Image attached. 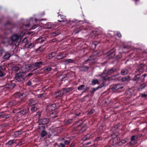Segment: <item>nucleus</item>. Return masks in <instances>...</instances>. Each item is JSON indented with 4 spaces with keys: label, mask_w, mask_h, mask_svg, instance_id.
<instances>
[{
    "label": "nucleus",
    "mask_w": 147,
    "mask_h": 147,
    "mask_svg": "<svg viewBox=\"0 0 147 147\" xmlns=\"http://www.w3.org/2000/svg\"><path fill=\"white\" fill-rule=\"evenodd\" d=\"M11 40L8 41V43L10 45H13L15 44L16 46L18 45L20 42L21 36L17 34H14L11 37Z\"/></svg>",
    "instance_id": "obj_1"
},
{
    "label": "nucleus",
    "mask_w": 147,
    "mask_h": 147,
    "mask_svg": "<svg viewBox=\"0 0 147 147\" xmlns=\"http://www.w3.org/2000/svg\"><path fill=\"white\" fill-rule=\"evenodd\" d=\"M117 71V69L115 67H113L112 69L109 70L107 71V75L106 74V72L104 71L101 74L100 76H101V79L102 80H104L108 79L109 77L108 76V75H110L112 74H113Z\"/></svg>",
    "instance_id": "obj_2"
},
{
    "label": "nucleus",
    "mask_w": 147,
    "mask_h": 147,
    "mask_svg": "<svg viewBox=\"0 0 147 147\" xmlns=\"http://www.w3.org/2000/svg\"><path fill=\"white\" fill-rule=\"evenodd\" d=\"M26 77V74L24 73H19L16 74L15 79L18 82H21L24 80Z\"/></svg>",
    "instance_id": "obj_3"
},
{
    "label": "nucleus",
    "mask_w": 147,
    "mask_h": 147,
    "mask_svg": "<svg viewBox=\"0 0 147 147\" xmlns=\"http://www.w3.org/2000/svg\"><path fill=\"white\" fill-rule=\"evenodd\" d=\"M43 63L42 61H39V62H37L35 63H34V64L30 66H29L28 65H26V67L27 66L28 67H32L33 68H35L36 67H41Z\"/></svg>",
    "instance_id": "obj_4"
},
{
    "label": "nucleus",
    "mask_w": 147,
    "mask_h": 147,
    "mask_svg": "<svg viewBox=\"0 0 147 147\" xmlns=\"http://www.w3.org/2000/svg\"><path fill=\"white\" fill-rule=\"evenodd\" d=\"M123 87L120 84H117L115 85L113 87L111 88L113 91L117 90L119 89H122Z\"/></svg>",
    "instance_id": "obj_5"
},
{
    "label": "nucleus",
    "mask_w": 147,
    "mask_h": 147,
    "mask_svg": "<svg viewBox=\"0 0 147 147\" xmlns=\"http://www.w3.org/2000/svg\"><path fill=\"white\" fill-rule=\"evenodd\" d=\"M15 84L14 83L7 84L3 86V88H7L9 89H11L14 87Z\"/></svg>",
    "instance_id": "obj_6"
},
{
    "label": "nucleus",
    "mask_w": 147,
    "mask_h": 147,
    "mask_svg": "<svg viewBox=\"0 0 147 147\" xmlns=\"http://www.w3.org/2000/svg\"><path fill=\"white\" fill-rule=\"evenodd\" d=\"M137 137L135 136H132L131 138V144L134 145L136 144L137 141Z\"/></svg>",
    "instance_id": "obj_7"
},
{
    "label": "nucleus",
    "mask_w": 147,
    "mask_h": 147,
    "mask_svg": "<svg viewBox=\"0 0 147 147\" xmlns=\"http://www.w3.org/2000/svg\"><path fill=\"white\" fill-rule=\"evenodd\" d=\"M65 94L64 90L63 89L57 92L55 94V96L57 97H61Z\"/></svg>",
    "instance_id": "obj_8"
},
{
    "label": "nucleus",
    "mask_w": 147,
    "mask_h": 147,
    "mask_svg": "<svg viewBox=\"0 0 147 147\" xmlns=\"http://www.w3.org/2000/svg\"><path fill=\"white\" fill-rule=\"evenodd\" d=\"M37 101L36 100L30 99L29 100V105L30 106H32L33 105H34L37 103Z\"/></svg>",
    "instance_id": "obj_9"
},
{
    "label": "nucleus",
    "mask_w": 147,
    "mask_h": 147,
    "mask_svg": "<svg viewBox=\"0 0 147 147\" xmlns=\"http://www.w3.org/2000/svg\"><path fill=\"white\" fill-rule=\"evenodd\" d=\"M40 122L42 124H45L47 123L49 121V120L47 118H43L40 120Z\"/></svg>",
    "instance_id": "obj_10"
},
{
    "label": "nucleus",
    "mask_w": 147,
    "mask_h": 147,
    "mask_svg": "<svg viewBox=\"0 0 147 147\" xmlns=\"http://www.w3.org/2000/svg\"><path fill=\"white\" fill-rule=\"evenodd\" d=\"M29 111V109L27 108L25 109H23L21 111H19L17 113V114L20 113L21 115H24L26 113L28 112Z\"/></svg>",
    "instance_id": "obj_11"
},
{
    "label": "nucleus",
    "mask_w": 147,
    "mask_h": 147,
    "mask_svg": "<svg viewBox=\"0 0 147 147\" xmlns=\"http://www.w3.org/2000/svg\"><path fill=\"white\" fill-rule=\"evenodd\" d=\"M93 137L91 134H86L82 138V140L83 141H86L89 139L90 138Z\"/></svg>",
    "instance_id": "obj_12"
},
{
    "label": "nucleus",
    "mask_w": 147,
    "mask_h": 147,
    "mask_svg": "<svg viewBox=\"0 0 147 147\" xmlns=\"http://www.w3.org/2000/svg\"><path fill=\"white\" fill-rule=\"evenodd\" d=\"M17 94L18 96H19L20 97L25 98L28 95V93L27 92L24 93L22 94H21L20 93H18Z\"/></svg>",
    "instance_id": "obj_13"
},
{
    "label": "nucleus",
    "mask_w": 147,
    "mask_h": 147,
    "mask_svg": "<svg viewBox=\"0 0 147 147\" xmlns=\"http://www.w3.org/2000/svg\"><path fill=\"white\" fill-rule=\"evenodd\" d=\"M66 57V55L65 54L62 53L57 55V56L56 59L57 60H60Z\"/></svg>",
    "instance_id": "obj_14"
},
{
    "label": "nucleus",
    "mask_w": 147,
    "mask_h": 147,
    "mask_svg": "<svg viewBox=\"0 0 147 147\" xmlns=\"http://www.w3.org/2000/svg\"><path fill=\"white\" fill-rule=\"evenodd\" d=\"M57 107L55 104H53L49 107V110L52 111L55 110L57 109Z\"/></svg>",
    "instance_id": "obj_15"
},
{
    "label": "nucleus",
    "mask_w": 147,
    "mask_h": 147,
    "mask_svg": "<svg viewBox=\"0 0 147 147\" xmlns=\"http://www.w3.org/2000/svg\"><path fill=\"white\" fill-rule=\"evenodd\" d=\"M140 74H138L134 76L133 79V80L134 81H140Z\"/></svg>",
    "instance_id": "obj_16"
},
{
    "label": "nucleus",
    "mask_w": 147,
    "mask_h": 147,
    "mask_svg": "<svg viewBox=\"0 0 147 147\" xmlns=\"http://www.w3.org/2000/svg\"><path fill=\"white\" fill-rule=\"evenodd\" d=\"M88 60L92 61V62L93 63L96 61H97V59L94 56L92 55L90 56V58Z\"/></svg>",
    "instance_id": "obj_17"
},
{
    "label": "nucleus",
    "mask_w": 147,
    "mask_h": 147,
    "mask_svg": "<svg viewBox=\"0 0 147 147\" xmlns=\"http://www.w3.org/2000/svg\"><path fill=\"white\" fill-rule=\"evenodd\" d=\"M144 66V65L143 64H141L138 66V69L136 72L137 73L138 72V71L139 72H142L143 71L142 67Z\"/></svg>",
    "instance_id": "obj_18"
},
{
    "label": "nucleus",
    "mask_w": 147,
    "mask_h": 147,
    "mask_svg": "<svg viewBox=\"0 0 147 147\" xmlns=\"http://www.w3.org/2000/svg\"><path fill=\"white\" fill-rule=\"evenodd\" d=\"M107 55L109 57V58H112L114 57L115 55V53H114L111 51L108 52L107 53Z\"/></svg>",
    "instance_id": "obj_19"
},
{
    "label": "nucleus",
    "mask_w": 147,
    "mask_h": 147,
    "mask_svg": "<svg viewBox=\"0 0 147 147\" xmlns=\"http://www.w3.org/2000/svg\"><path fill=\"white\" fill-rule=\"evenodd\" d=\"M5 74L2 67L0 66V77H2L5 75Z\"/></svg>",
    "instance_id": "obj_20"
},
{
    "label": "nucleus",
    "mask_w": 147,
    "mask_h": 147,
    "mask_svg": "<svg viewBox=\"0 0 147 147\" xmlns=\"http://www.w3.org/2000/svg\"><path fill=\"white\" fill-rule=\"evenodd\" d=\"M128 72L129 71L127 69H123L121 70V73L122 75H125L127 74Z\"/></svg>",
    "instance_id": "obj_21"
},
{
    "label": "nucleus",
    "mask_w": 147,
    "mask_h": 147,
    "mask_svg": "<svg viewBox=\"0 0 147 147\" xmlns=\"http://www.w3.org/2000/svg\"><path fill=\"white\" fill-rule=\"evenodd\" d=\"M11 56L9 53H6L3 56V58L5 59H8Z\"/></svg>",
    "instance_id": "obj_22"
},
{
    "label": "nucleus",
    "mask_w": 147,
    "mask_h": 147,
    "mask_svg": "<svg viewBox=\"0 0 147 147\" xmlns=\"http://www.w3.org/2000/svg\"><path fill=\"white\" fill-rule=\"evenodd\" d=\"M121 81L122 82L129 81L130 80V77L129 76H125L121 78Z\"/></svg>",
    "instance_id": "obj_23"
},
{
    "label": "nucleus",
    "mask_w": 147,
    "mask_h": 147,
    "mask_svg": "<svg viewBox=\"0 0 147 147\" xmlns=\"http://www.w3.org/2000/svg\"><path fill=\"white\" fill-rule=\"evenodd\" d=\"M54 130L56 131V133L55 132L54 134V135H56L57 134V133H59L62 131V130L59 127H56L54 129Z\"/></svg>",
    "instance_id": "obj_24"
},
{
    "label": "nucleus",
    "mask_w": 147,
    "mask_h": 147,
    "mask_svg": "<svg viewBox=\"0 0 147 147\" xmlns=\"http://www.w3.org/2000/svg\"><path fill=\"white\" fill-rule=\"evenodd\" d=\"M57 54L56 51L52 52L51 53L49 54V57H53L55 56Z\"/></svg>",
    "instance_id": "obj_25"
},
{
    "label": "nucleus",
    "mask_w": 147,
    "mask_h": 147,
    "mask_svg": "<svg viewBox=\"0 0 147 147\" xmlns=\"http://www.w3.org/2000/svg\"><path fill=\"white\" fill-rule=\"evenodd\" d=\"M63 89L64 90V94H65L70 91L71 89V88H63Z\"/></svg>",
    "instance_id": "obj_26"
},
{
    "label": "nucleus",
    "mask_w": 147,
    "mask_h": 147,
    "mask_svg": "<svg viewBox=\"0 0 147 147\" xmlns=\"http://www.w3.org/2000/svg\"><path fill=\"white\" fill-rule=\"evenodd\" d=\"M98 81L97 79H93L92 80L91 82L92 85H94L98 83Z\"/></svg>",
    "instance_id": "obj_27"
},
{
    "label": "nucleus",
    "mask_w": 147,
    "mask_h": 147,
    "mask_svg": "<svg viewBox=\"0 0 147 147\" xmlns=\"http://www.w3.org/2000/svg\"><path fill=\"white\" fill-rule=\"evenodd\" d=\"M74 61V60L71 59H68L66 60L65 62L67 64H68L69 63H72Z\"/></svg>",
    "instance_id": "obj_28"
},
{
    "label": "nucleus",
    "mask_w": 147,
    "mask_h": 147,
    "mask_svg": "<svg viewBox=\"0 0 147 147\" xmlns=\"http://www.w3.org/2000/svg\"><path fill=\"white\" fill-rule=\"evenodd\" d=\"M3 113H4V112H2V113H1V114L0 115V116H2V117L3 118H4L5 119H7L10 116V115H9V114L7 115H5L3 116V115H2V114Z\"/></svg>",
    "instance_id": "obj_29"
},
{
    "label": "nucleus",
    "mask_w": 147,
    "mask_h": 147,
    "mask_svg": "<svg viewBox=\"0 0 147 147\" xmlns=\"http://www.w3.org/2000/svg\"><path fill=\"white\" fill-rule=\"evenodd\" d=\"M47 132L44 131H42L40 134V136L41 137H44L46 135H47Z\"/></svg>",
    "instance_id": "obj_30"
},
{
    "label": "nucleus",
    "mask_w": 147,
    "mask_h": 147,
    "mask_svg": "<svg viewBox=\"0 0 147 147\" xmlns=\"http://www.w3.org/2000/svg\"><path fill=\"white\" fill-rule=\"evenodd\" d=\"M15 142V140H10L6 143V144L11 145Z\"/></svg>",
    "instance_id": "obj_31"
},
{
    "label": "nucleus",
    "mask_w": 147,
    "mask_h": 147,
    "mask_svg": "<svg viewBox=\"0 0 147 147\" xmlns=\"http://www.w3.org/2000/svg\"><path fill=\"white\" fill-rule=\"evenodd\" d=\"M27 45H28V48L31 49L34 46V44L32 43H31L30 44H29L28 42H27V44H26V45L27 46Z\"/></svg>",
    "instance_id": "obj_32"
},
{
    "label": "nucleus",
    "mask_w": 147,
    "mask_h": 147,
    "mask_svg": "<svg viewBox=\"0 0 147 147\" xmlns=\"http://www.w3.org/2000/svg\"><path fill=\"white\" fill-rule=\"evenodd\" d=\"M119 138L118 137H116L113 140V142L115 144H118V142L117 141H119Z\"/></svg>",
    "instance_id": "obj_33"
},
{
    "label": "nucleus",
    "mask_w": 147,
    "mask_h": 147,
    "mask_svg": "<svg viewBox=\"0 0 147 147\" xmlns=\"http://www.w3.org/2000/svg\"><path fill=\"white\" fill-rule=\"evenodd\" d=\"M38 108L36 107H32L31 109V111L32 112H35L37 110Z\"/></svg>",
    "instance_id": "obj_34"
},
{
    "label": "nucleus",
    "mask_w": 147,
    "mask_h": 147,
    "mask_svg": "<svg viewBox=\"0 0 147 147\" xmlns=\"http://www.w3.org/2000/svg\"><path fill=\"white\" fill-rule=\"evenodd\" d=\"M13 71H15V72H17L18 71H19L20 69L19 67L17 66H15L13 68Z\"/></svg>",
    "instance_id": "obj_35"
},
{
    "label": "nucleus",
    "mask_w": 147,
    "mask_h": 147,
    "mask_svg": "<svg viewBox=\"0 0 147 147\" xmlns=\"http://www.w3.org/2000/svg\"><path fill=\"white\" fill-rule=\"evenodd\" d=\"M98 90V89H96V88H91V90H90V91L92 94H94V92L96 90Z\"/></svg>",
    "instance_id": "obj_36"
},
{
    "label": "nucleus",
    "mask_w": 147,
    "mask_h": 147,
    "mask_svg": "<svg viewBox=\"0 0 147 147\" xmlns=\"http://www.w3.org/2000/svg\"><path fill=\"white\" fill-rule=\"evenodd\" d=\"M126 142V140L125 139H123L120 142H119L118 143V144L119 145H121L122 144H124Z\"/></svg>",
    "instance_id": "obj_37"
},
{
    "label": "nucleus",
    "mask_w": 147,
    "mask_h": 147,
    "mask_svg": "<svg viewBox=\"0 0 147 147\" xmlns=\"http://www.w3.org/2000/svg\"><path fill=\"white\" fill-rule=\"evenodd\" d=\"M85 86L84 85L82 84V85L79 86L78 87V90H82L85 87Z\"/></svg>",
    "instance_id": "obj_38"
},
{
    "label": "nucleus",
    "mask_w": 147,
    "mask_h": 147,
    "mask_svg": "<svg viewBox=\"0 0 147 147\" xmlns=\"http://www.w3.org/2000/svg\"><path fill=\"white\" fill-rule=\"evenodd\" d=\"M81 68L82 70L84 71H86L88 70V67L87 66H82Z\"/></svg>",
    "instance_id": "obj_39"
},
{
    "label": "nucleus",
    "mask_w": 147,
    "mask_h": 147,
    "mask_svg": "<svg viewBox=\"0 0 147 147\" xmlns=\"http://www.w3.org/2000/svg\"><path fill=\"white\" fill-rule=\"evenodd\" d=\"M12 103H13V106H18V102L16 100H13L12 101Z\"/></svg>",
    "instance_id": "obj_40"
},
{
    "label": "nucleus",
    "mask_w": 147,
    "mask_h": 147,
    "mask_svg": "<svg viewBox=\"0 0 147 147\" xmlns=\"http://www.w3.org/2000/svg\"><path fill=\"white\" fill-rule=\"evenodd\" d=\"M58 14L59 15L58 16L59 18H61V19H65V16L64 15H60L59 13H58Z\"/></svg>",
    "instance_id": "obj_41"
},
{
    "label": "nucleus",
    "mask_w": 147,
    "mask_h": 147,
    "mask_svg": "<svg viewBox=\"0 0 147 147\" xmlns=\"http://www.w3.org/2000/svg\"><path fill=\"white\" fill-rule=\"evenodd\" d=\"M46 39V38H45L44 37H42L41 38H40L39 39V41L41 42H43L44 41H45Z\"/></svg>",
    "instance_id": "obj_42"
},
{
    "label": "nucleus",
    "mask_w": 147,
    "mask_h": 147,
    "mask_svg": "<svg viewBox=\"0 0 147 147\" xmlns=\"http://www.w3.org/2000/svg\"><path fill=\"white\" fill-rule=\"evenodd\" d=\"M60 33L58 31H55V32H53L52 33L53 35L55 36H57Z\"/></svg>",
    "instance_id": "obj_43"
},
{
    "label": "nucleus",
    "mask_w": 147,
    "mask_h": 147,
    "mask_svg": "<svg viewBox=\"0 0 147 147\" xmlns=\"http://www.w3.org/2000/svg\"><path fill=\"white\" fill-rule=\"evenodd\" d=\"M22 130H20L15 132V133L16 135H20L22 134Z\"/></svg>",
    "instance_id": "obj_44"
},
{
    "label": "nucleus",
    "mask_w": 147,
    "mask_h": 147,
    "mask_svg": "<svg viewBox=\"0 0 147 147\" xmlns=\"http://www.w3.org/2000/svg\"><path fill=\"white\" fill-rule=\"evenodd\" d=\"M46 94H39L38 95V98H41L42 97H44L46 96Z\"/></svg>",
    "instance_id": "obj_45"
},
{
    "label": "nucleus",
    "mask_w": 147,
    "mask_h": 147,
    "mask_svg": "<svg viewBox=\"0 0 147 147\" xmlns=\"http://www.w3.org/2000/svg\"><path fill=\"white\" fill-rule=\"evenodd\" d=\"M146 86V84H143L141 85L140 86V88L139 89H141V90L144 88Z\"/></svg>",
    "instance_id": "obj_46"
},
{
    "label": "nucleus",
    "mask_w": 147,
    "mask_h": 147,
    "mask_svg": "<svg viewBox=\"0 0 147 147\" xmlns=\"http://www.w3.org/2000/svg\"><path fill=\"white\" fill-rule=\"evenodd\" d=\"M144 77L142 76H141V75L140 76V81H141L142 82H143L144 80Z\"/></svg>",
    "instance_id": "obj_47"
},
{
    "label": "nucleus",
    "mask_w": 147,
    "mask_h": 147,
    "mask_svg": "<svg viewBox=\"0 0 147 147\" xmlns=\"http://www.w3.org/2000/svg\"><path fill=\"white\" fill-rule=\"evenodd\" d=\"M8 107H11V106H13V103H12V101L9 103L8 104Z\"/></svg>",
    "instance_id": "obj_48"
},
{
    "label": "nucleus",
    "mask_w": 147,
    "mask_h": 147,
    "mask_svg": "<svg viewBox=\"0 0 147 147\" xmlns=\"http://www.w3.org/2000/svg\"><path fill=\"white\" fill-rule=\"evenodd\" d=\"M21 109L20 108H18L17 109H14L13 111V113H16V111H18V110H21Z\"/></svg>",
    "instance_id": "obj_49"
},
{
    "label": "nucleus",
    "mask_w": 147,
    "mask_h": 147,
    "mask_svg": "<svg viewBox=\"0 0 147 147\" xmlns=\"http://www.w3.org/2000/svg\"><path fill=\"white\" fill-rule=\"evenodd\" d=\"M18 105H19L22 103L23 102H24V101L23 100L21 99L20 101H18Z\"/></svg>",
    "instance_id": "obj_50"
},
{
    "label": "nucleus",
    "mask_w": 147,
    "mask_h": 147,
    "mask_svg": "<svg viewBox=\"0 0 147 147\" xmlns=\"http://www.w3.org/2000/svg\"><path fill=\"white\" fill-rule=\"evenodd\" d=\"M141 96L143 98H145L147 97V94H141Z\"/></svg>",
    "instance_id": "obj_51"
},
{
    "label": "nucleus",
    "mask_w": 147,
    "mask_h": 147,
    "mask_svg": "<svg viewBox=\"0 0 147 147\" xmlns=\"http://www.w3.org/2000/svg\"><path fill=\"white\" fill-rule=\"evenodd\" d=\"M51 69H52V68L51 67H49L45 69V70L48 71H51Z\"/></svg>",
    "instance_id": "obj_52"
},
{
    "label": "nucleus",
    "mask_w": 147,
    "mask_h": 147,
    "mask_svg": "<svg viewBox=\"0 0 147 147\" xmlns=\"http://www.w3.org/2000/svg\"><path fill=\"white\" fill-rule=\"evenodd\" d=\"M32 72H34V73H37L38 72V68H36L34 69L33 70H32Z\"/></svg>",
    "instance_id": "obj_53"
},
{
    "label": "nucleus",
    "mask_w": 147,
    "mask_h": 147,
    "mask_svg": "<svg viewBox=\"0 0 147 147\" xmlns=\"http://www.w3.org/2000/svg\"><path fill=\"white\" fill-rule=\"evenodd\" d=\"M117 36L119 37H121V35L119 32H117Z\"/></svg>",
    "instance_id": "obj_54"
},
{
    "label": "nucleus",
    "mask_w": 147,
    "mask_h": 147,
    "mask_svg": "<svg viewBox=\"0 0 147 147\" xmlns=\"http://www.w3.org/2000/svg\"><path fill=\"white\" fill-rule=\"evenodd\" d=\"M103 86V85L100 84L98 87H96V89L98 90L99 88H100L102 87Z\"/></svg>",
    "instance_id": "obj_55"
},
{
    "label": "nucleus",
    "mask_w": 147,
    "mask_h": 147,
    "mask_svg": "<svg viewBox=\"0 0 147 147\" xmlns=\"http://www.w3.org/2000/svg\"><path fill=\"white\" fill-rule=\"evenodd\" d=\"M65 144H68L70 143V141L69 140H65L64 142Z\"/></svg>",
    "instance_id": "obj_56"
},
{
    "label": "nucleus",
    "mask_w": 147,
    "mask_h": 147,
    "mask_svg": "<svg viewBox=\"0 0 147 147\" xmlns=\"http://www.w3.org/2000/svg\"><path fill=\"white\" fill-rule=\"evenodd\" d=\"M28 40V39L27 38H25L23 40V42L26 43Z\"/></svg>",
    "instance_id": "obj_57"
},
{
    "label": "nucleus",
    "mask_w": 147,
    "mask_h": 147,
    "mask_svg": "<svg viewBox=\"0 0 147 147\" xmlns=\"http://www.w3.org/2000/svg\"><path fill=\"white\" fill-rule=\"evenodd\" d=\"M31 82L30 81H28L26 84L28 86H30L31 85Z\"/></svg>",
    "instance_id": "obj_58"
},
{
    "label": "nucleus",
    "mask_w": 147,
    "mask_h": 147,
    "mask_svg": "<svg viewBox=\"0 0 147 147\" xmlns=\"http://www.w3.org/2000/svg\"><path fill=\"white\" fill-rule=\"evenodd\" d=\"M33 75V74L32 73H29L28 74L27 76L26 75V77L27 76L28 77H30L31 76H32Z\"/></svg>",
    "instance_id": "obj_59"
},
{
    "label": "nucleus",
    "mask_w": 147,
    "mask_h": 147,
    "mask_svg": "<svg viewBox=\"0 0 147 147\" xmlns=\"http://www.w3.org/2000/svg\"><path fill=\"white\" fill-rule=\"evenodd\" d=\"M60 145L61 147H65V144L63 143L60 144Z\"/></svg>",
    "instance_id": "obj_60"
},
{
    "label": "nucleus",
    "mask_w": 147,
    "mask_h": 147,
    "mask_svg": "<svg viewBox=\"0 0 147 147\" xmlns=\"http://www.w3.org/2000/svg\"><path fill=\"white\" fill-rule=\"evenodd\" d=\"M86 129L85 128L84 129H82L80 131V132H82L86 130Z\"/></svg>",
    "instance_id": "obj_61"
},
{
    "label": "nucleus",
    "mask_w": 147,
    "mask_h": 147,
    "mask_svg": "<svg viewBox=\"0 0 147 147\" xmlns=\"http://www.w3.org/2000/svg\"><path fill=\"white\" fill-rule=\"evenodd\" d=\"M94 111V109L92 110L91 111L89 112V113H93Z\"/></svg>",
    "instance_id": "obj_62"
},
{
    "label": "nucleus",
    "mask_w": 147,
    "mask_h": 147,
    "mask_svg": "<svg viewBox=\"0 0 147 147\" xmlns=\"http://www.w3.org/2000/svg\"><path fill=\"white\" fill-rule=\"evenodd\" d=\"M82 30V29H80V28H78L77 29V30L78 32H79L80 31H81V30Z\"/></svg>",
    "instance_id": "obj_63"
},
{
    "label": "nucleus",
    "mask_w": 147,
    "mask_h": 147,
    "mask_svg": "<svg viewBox=\"0 0 147 147\" xmlns=\"http://www.w3.org/2000/svg\"><path fill=\"white\" fill-rule=\"evenodd\" d=\"M89 89V88L88 87H86L85 89V91H86L88 90Z\"/></svg>",
    "instance_id": "obj_64"
}]
</instances>
